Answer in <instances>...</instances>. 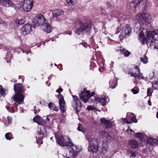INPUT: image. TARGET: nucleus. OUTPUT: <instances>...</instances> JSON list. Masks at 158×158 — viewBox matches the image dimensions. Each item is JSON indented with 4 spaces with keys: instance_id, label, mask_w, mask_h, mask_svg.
<instances>
[{
    "instance_id": "14",
    "label": "nucleus",
    "mask_w": 158,
    "mask_h": 158,
    "mask_svg": "<svg viewBox=\"0 0 158 158\" xmlns=\"http://www.w3.org/2000/svg\"><path fill=\"white\" fill-rule=\"evenodd\" d=\"M44 132L45 133L43 127H38L37 134L35 136L36 140V142L38 144H42L43 143L42 139L46 136Z\"/></svg>"
},
{
    "instance_id": "40",
    "label": "nucleus",
    "mask_w": 158,
    "mask_h": 158,
    "mask_svg": "<svg viewBox=\"0 0 158 158\" xmlns=\"http://www.w3.org/2000/svg\"><path fill=\"white\" fill-rule=\"evenodd\" d=\"M127 133L130 134L131 137H133L135 135V132L131 129H128L127 130Z\"/></svg>"
},
{
    "instance_id": "53",
    "label": "nucleus",
    "mask_w": 158,
    "mask_h": 158,
    "mask_svg": "<svg viewBox=\"0 0 158 158\" xmlns=\"http://www.w3.org/2000/svg\"><path fill=\"white\" fill-rule=\"evenodd\" d=\"M107 40H108V42L109 44H110L111 41L113 42V40H111L109 38H108Z\"/></svg>"
},
{
    "instance_id": "48",
    "label": "nucleus",
    "mask_w": 158,
    "mask_h": 158,
    "mask_svg": "<svg viewBox=\"0 0 158 158\" xmlns=\"http://www.w3.org/2000/svg\"><path fill=\"white\" fill-rule=\"evenodd\" d=\"M8 123L9 124H10L12 122V118L10 116H8L7 117Z\"/></svg>"
},
{
    "instance_id": "49",
    "label": "nucleus",
    "mask_w": 158,
    "mask_h": 158,
    "mask_svg": "<svg viewBox=\"0 0 158 158\" xmlns=\"http://www.w3.org/2000/svg\"><path fill=\"white\" fill-rule=\"evenodd\" d=\"M6 108L7 110H8L9 112L13 113L14 112V110L13 108H11L10 109H9V108L8 106H6Z\"/></svg>"
},
{
    "instance_id": "36",
    "label": "nucleus",
    "mask_w": 158,
    "mask_h": 158,
    "mask_svg": "<svg viewBox=\"0 0 158 158\" xmlns=\"http://www.w3.org/2000/svg\"><path fill=\"white\" fill-rule=\"evenodd\" d=\"M4 7H10L13 6L14 3L11 0H7Z\"/></svg>"
},
{
    "instance_id": "8",
    "label": "nucleus",
    "mask_w": 158,
    "mask_h": 158,
    "mask_svg": "<svg viewBox=\"0 0 158 158\" xmlns=\"http://www.w3.org/2000/svg\"><path fill=\"white\" fill-rule=\"evenodd\" d=\"M62 91L63 89L61 88H59L56 90V92L59 94L57 98L59 100V106L60 111L62 113H64L67 110V108L64 97L61 94H60Z\"/></svg>"
},
{
    "instance_id": "56",
    "label": "nucleus",
    "mask_w": 158,
    "mask_h": 158,
    "mask_svg": "<svg viewBox=\"0 0 158 158\" xmlns=\"http://www.w3.org/2000/svg\"><path fill=\"white\" fill-rule=\"evenodd\" d=\"M156 117L158 118V111L157 112L156 114Z\"/></svg>"
},
{
    "instance_id": "58",
    "label": "nucleus",
    "mask_w": 158,
    "mask_h": 158,
    "mask_svg": "<svg viewBox=\"0 0 158 158\" xmlns=\"http://www.w3.org/2000/svg\"><path fill=\"white\" fill-rule=\"evenodd\" d=\"M11 81H13L12 80ZM16 80H14L13 81V82H16Z\"/></svg>"
},
{
    "instance_id": "12",
    "label": "nucleus",
    "mask_w": 158,
    "mask_h": 158,
    "mask_svg": "<svg viewBox=\"0 0 158 158\" xmlns=\"http://www.w3.org/2000/svg\"><path fill=\"white\" fill-rule=\"evenodd\" d=\"M46 19L42 15H36L32 21V24L34 27L42 26L45 22Z\"/></svg>"
},
{
    "instance_id": "38",
    "label": "nucleus",
    "mask_w": 158,
    "mask_h": 158,
    "mask_svg": "<svg viewBox=\"0 0 158 158\" xmlns=\"http://www.w3.org/2000/svg\"><path fill=\"white\" fill-rule=\"evenodd\" d=\"M77 0H66V2L69 5L73 6L76 3Z\"/></svg>"
},
{
    "instance_id": "32",
    "label": "nucleus",
    "mask_w": 158,
    "mask_h": 158,
    "mask_svg": "<svg viewBox=\"0 0 158 158\" xmlns=\"http://www.w3.org/2000/svg\"><path fill=\"white\" fill-rule=\"evenodd\" d=\"M78 131H81L85 135H86H86L89 132H90L91 133H92L90 131H86L84 129L82 128L81 127V124H78V126L77 128Z\"/></svg>"
},
{
    "instance_id": "33",
    "label": "nucleus",
    "mask_w": 158,
    "mask_h": 158,
    "mask_svg": "<svg viewBox=\"0 0 158 158\" xmlns=\"http://www.w3.org/2000/svg\"><path fill=\"white\" fill-rule=\"evenodd\" d=\"M120 49H119L120 51L121 52L122 54H123L126 57L128 56L130 54V53L128 51L124 49H122L120 47Z\"/></svg>"
},
{
    "instance_id": "3",
    "label": "nucleus",
    "mask_w": 158,
    "mask_h": 158,
    "mask_svg": "<svg viewBox=\"0 0 158 158\" xmlns=\"http://www.w3.org/2000/svg\"><path fill=\"white\" fill-rule=\"evenodd\" d=\"M74 25L76 31V33L79 35H82L91 29V25L89 23H83L81 18H77L74 23Z\"/></svg>"
},
{
    "instance_id": "64",
    "label": "nucleus",
    "mask_w": 158,
    "mask_h": 158,
    "mask_svg": "<svg viewBox=\"0 0 158 158\" xmlns=\"http://www.w3.org/2000/svg\"><path fill=\"white\" fill-rule=\"evenodd\" d=\"M116 51L117 52H118L119 51L118 50V49H116Z\"/></svg>"
},
{
    "instance_id": "63",
    "label": "nucleus",
    "mask_w": 158,
    "mask_h": 158,
    "mask_svg": "<svg viewBox=\"0 0 158 158\" xmlns=\"http://www.w3.org/2000/svg\"><path fill=\"white\" fill-rule=\"evenodd\" d=\"M50 83H49V85H48V86H50Z\"/></svg>"
},
{
    "instance_id": "17",
    "label": "nucleus",
    "mask_w": 158,
    "mask_h": 158,
    "mask_svg": "<svg viewBox=\"0 0 158 158\" xmlns=\"http://www.w3.org/2000/svg\"><path fill=\"white\" fill-rule=\"evenodd\" d=\"M33 6V0H24L22 2L23 8L27 12H29L31 10Z\"/></svg>"
},
{
    "instance_id": "54",
    "label": "nucleus",
    "mask_w": 158,
    "mask_h": 158,
    "mask_svg": "<svg viewBox=\"0 0 158 158\" xmlns=\"http://www.w3.org/2000/svg\"><path fill=\"white\" fill-rule=\"evenodd\" d=\"M148 104L150 106L151 105V102L150 100H148Z\"/></svg>"
},
{
    "instance_id": "61",
    "label": "nucleus",
    "mask_w": 158,
    "mask_h": 158,
    "mask_svg": "<svg viewBox=\"0 0 158 158\" xmlns=\"http://www.w3.org/2000/svg\"><path fill=\"white\" fill-rule=\"evenodd\" d=\"M48 82L47 81V82H46V84H47V85L48 84Z\"/></svg>"
},
{
    "instance_id": "21",
    "label": "nucleus",
    "mask_w": 158,
    "mask_h": 158,
    "mask_svg": "<svg viewBox=\"0 0 158 158\" xmlns=\"http://www.w3.org/2000/svg\"><path fill=\"white\" fill-rule=\"evenodd\" d=\"M146 141L148 144L155 146L157 144H158V137H157L156 139H153L147 136L146 139Z\"/></svg>"
},
{
    "instance_id": "10",
    "label": "nucleus",
    "mask_w": 158,
    "mask_h": 158,
    "mask_svg": "<svg viewBox=\"0 0 158 158\" xmlns=\"http://www.w3.org/2000/svg\"><path fill=\"white\" fill-rule=\"evenodd\" d=\"M121 29H122L121 33L119 35L120 37H122V38H124L127 35H129L131 31V28L127 24L125 25L123 27L120 25L117 28L115 34H118Z\"/></svg>"
},
{
    "instance_id": "31",
    "label": "nucleus",
    "mask_w": 158,
    "mask_h": 158,
    "mask_svg": "<svg viewBox=\"0 0 158 158\" xmlns=\"http://www.w3.org/2000/svg\"><path fill=\"white\" fill-rule=\"evenodd\" d=\"M15 23L17 27H19L25 23V20L23 18H21L20 19H17L15 20Z\"/></svg>"
},
{
    "instance_id": "1",
    "label": "nucleus",
    "mask_w": 158,
    "mask_h": 158,
    "mask_svg": "<svg viewBox=\"0 0 158 158\" xmlns=\"http://www.w3.org/2000/svg\"><path fill=\"white\" fill-rule=\"evenodd\" d=\"M139 40L142 44L146 43L150 46H154V49H158V45H156V41H158V34L155 30L149 31L145 28L143 29L139 33Z\"/></svg>"
},
{
    "instance_id": "24",
    "label": "nucleus",
    "mask_w": 158,
    "mask_h": 158,
    "mask_svg": "<svg viewBox=\"0 0 158 158\" xmlns=\"http://www.w3.org/2000/svg\"><path fill=\"white\" fill-rule=\"evenodd\" d=\"M100 121L103 124L105 127L107 128H109L112 126V124L111 122L109 120H107L104 118H102L100 119Z\"/></svg>"
},
{
    "instance_id": "6",
    "label": "nucleus",
    "mask_w": 158,
    "mask_h": 158,
    "mask_svg": "<svg viewBox=\"0 0 158 158\" xmlns=\"http://www.w3.org/2000/svg\"><path fill=\"white\" fill-rule=\"evenodd\" d=\"M68 146H69L70 150L68 153H66L65 155L67 158L70 157L69 156L72 155L73 157H76L77 156V153L81 151V148L79 146L75 145L72 143L70 140V142L69 143Z\"/></svg>"
},
{
    "instance_id": "13",
    "label": "nucleus",
    "mask_w": 158,
    "mask_h": 158,
    "mask_svg": "<svg viewBox=\"0 0 158 158\" xmlns=\"http://www.w3.org/2000/svg\"><path fill=\"white\" fill-rule=\"evenodd\" d=\"M128 74L134 77H138L139 78L142 79H144L143 74L140 73L139 69L137 66L132 68L131 70L130 69Z\"/></svg>"
},
{
    "instance_id": "46",
    "label": "nucleus",
    "mask_w": 158,
    "mask_h": 158,
    "mask_svg": "<svg viewBox=\"0 0 158 158\" xmlns=\"http://www.w3.org/2000/svg\"><path fill=\"white\" fill-rule=\"evenodd\" d=\"M81 44L85 48H87L88 47H89L90 49L91 48V47L90 46H89L86 43L83 42Z\"/></svg>"
},
{
    "instance_id": "60",
    "label": "nucleus",
    "mask_w": 158,
    "mask_h": 158,
    "mask_svg": "<svg viewBox=\"0 0 158 158\" xmlns=\"http://www.w3.org/2000/svg\"><path fill=\"white\" fill-rule=\"evenodd\" d=\"M66 152H68V150H65V151L64 152H65V153H66Z\"/></svg>"
},
{
    "instance_id": "22",
    "label": "nucleus",
    "mask_w": 158,
    "mask_h": 158,
    "mask_svg": "<svg viewBox=\"0 0 158 158\" xmlns=\"http://www.w3.org/2000/svg\"><path fill=\"white\" fill-rule=\"evenodd\" d=\"M42 29L46 33H50L51 31L52 27L51 25L48 23L45 22L41 26Z\"/></svg>"
},
{
    "instance_id": "11",
    "label": "nucleus",
    "mask_w": 158,
    "mask_h": 158,
    "mask_svg": "<svg viewBox=\"0 0 158 158\" xmlns=\"http://www.w3.org/2000/svg\"><path fill=\"white\" fill-rule=\"evenodd\" d=\"M72 97L73 99L72 102V105L77 114L81 110V103L77 97L73 95L72 96Z\"/></svg>"
},
{
    "instance_id": "27",
    "label": "nucleus",
    "mask_w": 158,
    "mask_h": 158,
    "mask_svg": "<svg viewBox=\"0 0 158 158\" xmlns=\"http://www.w3.org/2000/svg\"><path fill=\"white\" fill-rule=\"evenodd\" d=\"M128 145L131 148L133 149L138 148L139 146L137 141L134 140H131L129 142Z\"/></svg>"
},
{
    "instance_id": "35",
    "label": "nucleus",
    "mask_w": 158,
    "mask_h": 158,
    "mask_svg": "<svg viewBox=\"0 0 158 158\" xmlns=\"http://www.w3.org/2000/svg\"><path fill=\"white\" fill-rule=\"evenodd\" d=\"M127 154L129 156L130 158H135L136 156L135 152L132 150L128 151Z\"/></svg>"
},
{
    "instance_id": "45",
    "label": "nucleus",
    "mask_w": 158,
    "mask_h": 158,
    "mask_svg": "<svg viewBox=\"0 0 158 158\" xmlns=\"http://www.w3.org/2000/svg\"><path fill=\"white\" fill-rule=\"evenodd\" d=\"M49 108L51 110H52L53 107L54 106V105L52 103L50 102L48 105Z\"/></svg>"
},
{
    "instance_id": "57",
    "label": "nucleus",
    "mask_w": 158,
    "mask_h": 158,
    "mask_svg": "<svg viewBox=\"0 0 158 158\" xmlns=\"http://www.w3.org/2000/svg\"><path fill=\"white\" fill-rule=\"evenodd\" d=\"M157 2H158V0H155V3H157H157Z\"/></svg>"
},
{
    "instance_id": "9",
    "label": "nucleus",
    "mask_w": 158,
    "mask_h": 158,
    "mask_svg": "<svg viewBox=\"0 0 158 158\" xmlns=\"http://www.w3.org/2000/svg\"><path fill=\"white\" fill-rule=\"evenodd\" d=\"M135 20L138 22V24L136 23V24H138V26L140 27L139 23L144 21L148 23L151 21L152 19L151 16L149 14L142 13L137 14L135 18Z\"/></svg>"
},
{
    "instance_id": "4",
    "label": "nucleus",
    "mask_w": 158,
    "mask_h": 158,
    "mask_svg": "<svg viewBox=\"0 0 158 158\" xmlns=\"http://www.w3.org/2000/svg\"><path fill=\"white\" fill-rule=\"evenodd\" d=\"M86 138L89 142L88 150L93 153L96 152L98 151V142L95 136L90 132L88 133Z\"/></svg>"
},
{
    "instance_id": "18",
    "label": "nucleus",
    "mask_w": 158,
    "mask_h": 158,
    "mask_svg": "<svg viewBox=\"0 0 158 158\" xmlns=\"http://www.w3.org/2000/svg\"><path fill=\"white\" fill-rule=\"evenodd\" d=\"M147 0H134L130 4V10L134 11L135 10L137 6L140 3H142L146 5Z\"/></svg>"
},
{
    "instance_id": "43",
    "label": "nucleus",
    "mask_w": 158,
    "mask_h": 158,
    "mask_svg": "<svg viewBox=\"0 0 158 158\" xmlns=\"http://www.w3.org/2000/svg\"><path fill=\"white\" fill-rule=\"evenodd\" d=\"M5 92L6 90L4 89L2 86L0 85V92L1 95L2 96L4 95Z\"/></svg>"
},
{
    "instance_id": "7",
    "label": "nucleus",
    "mask_w": 158,
    "mask_h": 158,
    "mask_svg": "<svg viewBox=\"0 0 158 158\" xmlns=\"http://www.w3.org/2000/svg\"><path fill=\"white\" fill-rule=\"evenodd\" d=\"M57 143L63 147L68 146L69 143L70 142V139L67 136L64 137L59 133H56L55 135Z\"/></svg>"
},
{
    "instance_id": "30",
    "label": "nucleus",
    "mask_w": 158,
    "mask_h": 158,
    "mask_svg": "<svg viewBox=\"0 0 158 158\" xmlns=\"http://www.w3.org/2000/svg\"><path fill=\"white\" fill-rule=\"evenodd\" d=\"M117 79L115 78L113 80H111L109 82V84L110 87L112 89H114L117 84Z\"/></svg>"
},
{
    "instance_id": "39",
    "label": "nucleus",
    "mask_w": 158,
    "mask_h": 158,
    "mask_svg": "<svg viewBox=\"0 0 158 158\" xmlns=\"http://www.w3.org/2000/svg\"><path fill=\"white\" fill-rule=\"evenodd\" d=\"M140 59L141 61L143 64H147L148 62V58L145 55H144L143 56L141 57Z\"/></svg>"
},
{
    "instance_id": "26",
    "label": "nucleus",
    "mask_w": 158,
    "mask_h": 158,
    "mask_svg": "<svg viewBox=\"0 0 158 158\" xmlns=\"http://www.w3.org/2000/svg\"><path fill=\"white\" fill-rule=\"evenodd\" d=\"M99 135L100 138H103L106 137L108 140H110L111 139V137L108 134L104 131H101L99 132Z\"/></svg>"
},
{
    "instance_id": "19",
    "label": "nucleus",
    "mask_w": 158,
    "mask_h": 158,
    "mask_svg": "<svg viewBox=\"0 0 158 158\" xmlns=\"http://www.w3.org/2000/svg\"><path fill=\"white\" fill-rule=\"evenodd\" d=\"M1 48H3L4 50L8 51L6 56L5 59L7 63L10 62L12 58V56L9 52V51L10 50V49L2 44H0V49Z\"/></svg>"
},
{
    "instance_id": "29",
    "label": "nucleus",
    "mask_w": 158,
    "mask_h": 158,
    "mask_svg": "<svg viewBox=\"0 0 158 158\" xmlns=\"http://www.w3.org/2000/svg\"><path fill=\"white\" fill-rule=\"evenodd\" d=\"M136 136L142 141H145L147 136L140 133H137L136 134Z\"/></svg>"
},
{
    "instance_id": "2",
    "label": "nucleus",
    "mask_w": 158,
    "mask_h": 158,
    "mask_svg": "<svg viewBox=\"0 0 158 158\" xmlns=\"http://www.w3.org/2000/svg\"><path fill=\"white\" fill-rule=\"evenodd\" d=\"M14 90L15 94L11 98V100L13 105L17 107L19 105L23 103L24 98V93L22 85L20 83L14 85Z\"/></svg>"
},
{
    "instance_id": "42",
    "label": "nucleus",
    "mask_w": 158,
    "mask_h": 158,
    "mask_svg": "<svg viewBox=\"0 0 158 158\" xmlns=\"http://www.w3.org/2000/svg\"><path fill=\"white\" fill-rule=\"evenodd\" d=\"M43 118L44 120L45 119H46V120L48 121H49L50 119H51L52 121L53 120V118L52 117L51 115H47V116H44Z\"/></svg>"
},
{
    "instance_id": "52",
    "label": "nucleus",
    "mask_w": 158,
    "mask_h": 158,
    "mask_svg": "<svg viewBox=\"0 0 158 158\" xmlns=\"http://www.w3.org/2000/svg\"><path fill=\"white\" fill-rule=\"evenodd\" d=\"M58 110V108L56 107L54 105V106L53 107V108L52 110H54L56 111H57Z\"/></svg>"
},
{
    "instance_id": "50",
    "label": "nucleus",
    "mask_w": 158,
    "mask_h": 158,
    "mask_svg": "<svg viewBox=\"0 0 158 158\" xmlns=\"http://www.w3.org/2000/svg\"><path fill=\"white\" fill-rule=\"evenodd\" d=\"M12 7L16 10L17 9H19V4H15L14 3V5Z\"/></svg>"
},
{
    "instance_id": "59",
    "label": "nucleus",
    "mask_w": 158,
    "mask_h": 158,
    "mask_svg": "<svg viewBox=\"0 0 158 158\" xmlns=\"http://www.w3.org/2000/svg\"><path fill=\"white\" fill-rule=\"evenodd\" d=\"M114 62H112V61H111V64H110V65H111V64H112V65H113V64H114Z\"/></svg>"
},
{
    "instance_id": "41",
    "label": "nucleus",
    "mask_w": 158,
    "mask_h": 158,
    "mask_svg": "<svg viewBox=\"0 0 158 158\" xmlns=\"http://www.w3.org/2000/svg\"><path fill=\"white\" fill-rule=\"evenodd\" d=\"M139 89L137 87H134L131 89V92L134 94H137L139 92Z\"/></svg>"
},
{
    "instance_id": "25",
    "label": "nucleus",
    "mask_w": 158,
    "mask_h": 158,
    "mask_svg": "<svg viewBox=\"0 0 158 158\" xmlns=\"http://www.w3.org/2000/svg\"><path fill=\"white\" fill-rule=\"evenodd\" d=\"M64 14V11L60 9H55L52 11V15L54 17H56L62 15Z\"/></svg>"
},
{
    "instance_id": "51",
    "label": "nucleus",
    "mask_w": 158,
    "mask_h": 158,
    "mask_svg": "<svg viewBox=\"0 0 158 158\" xmlns=\"http://www.w3.org/2000/svg\"><path fill=\"white\" fill-rule=\"evenodd\" d=\"M152 94L151 89L150 88H148L147 89V95L148 96H150Z\"/></svg>"
},
{
    "instance_id": "44",
    "label": "nucleus",
    "mask_w": 158,
    "mask_h": 158,
    "mask_svg": "<svg viewBox=\"0 0 158 158\" xmlns=\"http://www.w3.org/2000/svg\"><path fill=\"white\" fill-rule=\"evenodd\" d=\"M7 1V0H0V5L2 6L5 7Z\"/></svg>"
},
{
    "instance_id": "34",
    "label": "nucleus",
    "mask_w": 158,
    "mask_h": 158,
    "mask_svg": "<svg viewBox=\"0 0 158 158\" xmlns=\"http://www.w3.org/2000/svg\"><path fill=\"white\" fill-rule=\"evenodd\" d=\"M22 50L23 53H26V55H27L29 53L30 54L31 53L30 49L28 47H27L26 45H24V47Z\"/></svg>"
},
{
    "instance_id": "16",
    "label": "nucleus",
    "mask_w": 158,
    "mask_h": 158,
    "mask_svg": "<svg viewBox=\"0 0 158 158\" xmlns=\"http://www.w3.org/2000/svg\"><path fill=\"white\" fill-rule=\"evenodd\" d=\"M122 120L123 122L127 124L130 123L132 122L136 123L137 122V120L135 118L134 114L131 112L127 113L126 118H122Z\"/></svg>"
},
{
    "instance_id": "5",
    "label": "nucleus",
    "mask_w": 158,
    "mask_h": 158,
    "mask_svg": "<svg viewBox=\"0 0 158 158\" xmlns=\"http://www.w3.org/2000/svg\"><path fill=\"white\" fill-rule=\"evenodd\" d=\"M94 94V92H92L91 94L90 93L91 102V103H94V106L97 105L104 106L109 102V99L106 96L103 97L101 95H97L95 96L94 99L91 98V97L93 96Z\"/></svg>"
},
{
    "instance_id": "55",
    "label": "nucleus",
    "mask_w": 158,
    "mask_h": 158,
    "mask_svg": "<svg viewBox=\"0 0 158 158\" xmlns=\"http://www.w3.org/2000/svg\"><path fill=\"white\" fill-rule=\"evenodd\" d=\"M72 32L71 31H69V32L68 33H66V34H69V35H70L72 34Z\"/></svg>"
},
{
    "instance_id": "37",
    "label": "nucleus",
    "mask_w": 158,
    "mask_h": 158,
    "mask_svg": "<svg viewBox=\"0 0 158 158\" xmlns=\"http://www.w3.org/2000/svg\"><path fill=\"white\" fill-rule=\"evenodd\" d=\"M5 137L7 140H10L13 138V135L10 132L6 133L5 135Z\"/></svg>"
},
{
    "instance_id": "62",
    "label": "nucleus",
    "mask_w": 158,
    "mask_h": 158,
    "mask_svg": "<svg viewBox=\"0 0 158 158\" xmlns=\"http://www.w3.org/2000/svg\"><path fill=\"white\" fill-rule=\"evenodd\" d=\"M124 96L125 97H126L127 95H126V94H124Z\"/></svg>"
},
{
    "instance_id": "20",
    "label": "nucleus",
    "mask_w": 158,
    "mask_h": 158,
    "mask_svg": "<svg viewBox=\"0 0 158 158\" xmlns=\"http://www.w3.org/2000/svg\"><path fill=\"white\" fill-rule=\"evenodd\" d=\"M31 26L29 24H26L22 27V33L26 35L29 33L31 30Z\"/></svg>"
},
{
    "instance_id": "47",
    "label": "nucleus",
    "mask_w": 158,
    "mask_h": 158,
    "mask_svg": "<svg viewBox=\"0 0 158 158\" xmlns=\"http://www.w3.org/2000/svg\"><path fill=\"white\" fill-rule=\"evenodd\" d=\"M96 108L91 106H87V109L89 110H94Z\"/></svg>"
},
{
    "instance_id": "23",
    "label": "nucleus",
    "mask_w": 158,
    "mask_h": 158,
    "mask_svg": "<svg viewBox=\"0 0 158 158\" xmlns=\"http://www.w3.org/2000/svg\"><path fill=\"white\" fill-rule=\"evenodd\" d=\"M33 121L37 123L38 124H40L42 125H44L45 123L44 120L39 115H37L34 117L33 118Z\"/></svg>"
},
{
    "instance_id": "28",
    "label": "nucleus",
    "mask_w": 158,
    "mask_h": 158,
    "mask_svg": "<svg viewBox=\"0 0 158 158\" xmlns=\"http://www.w3.org/2000/svg\"><path fill=\"white\" fill-rule=\"evenodd\" d=\"M102 152L105 154L108 150V143L106 141H103L102 142Z\"/></svg>"
},
{
    "instance_id": "15",
    "label": "nucleus",
    "mask_w": 158,
    "mask_h": 158,
    "mask_svg": "<svg viewBox=\"0 0 158 158\" xmlns=\"http://www.w3.org/2000/svg\"><path fill=\"white\" fill-rule=\"evenodd\" d=\"M79 97L85 103L89 102L91 98L90 91L84 89L79 95Z\"/></svg>"
}]
</instances>
